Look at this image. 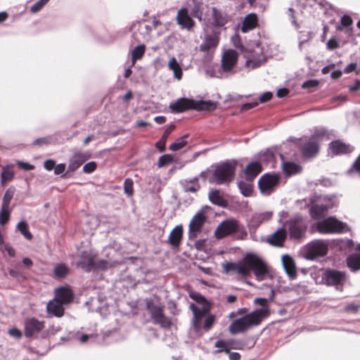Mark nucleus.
<instances>
[{"mask_svg":"<svg viewBox=\"0 0 360 360\" xmlns=\"http://www.w3.org/2000/svg\"><path fill=\"white\" fill-rule=\"evenodd\" d=\"M226 273L233 272L243 278L248 277L253 272L259 281L271 277L269 267L258 255L252 252L247 253L243 259L238 262H228L224 265Z\"/></svg>","mask_w":360,"mask_h":360,"instance_id":"nucleus-1","label":"nucleus"},{"mask_svg":"<svg viewBox=\"0 0 360 360\" xmlns=\"http://www.w3.org/2000/svg\"><path fill=\"white\" fill-rule=\"evenodd\" d=\"M269 315V309L260 308L236 319L229 326V332L233 334H238L248 330L249 328L260 324L262 320Z\"/></svg>","mask_w":360,"mask_h":360,"instance_id":"nucleus-2","label":"nucleus"},{"mask_svg":"<svg viewBox=\"0 0 360 360\" xmlns=\"http://www.w3.org/2000/svg\"><path fill=\"white\" fill-rule=\"evenodd\" d=\"M189 296L195 302V303L191 304L190 308L193 314V326L194 330L198 333L201 329L203 318L210 311V305L205 298L199 292L189 291Z\"/></svg>","mask_w":360,"mask_h":360,"instance_id":"nucleus-3","label":"nucleus"},{"mask_svg":"<svg viewBox=\"0 0 360 360\" xmlns=\"http://www.w3.org/2000/svg\"><path fill=\"white\" fill-rule=\"evenodd\" d=\"M221 32L218 28L206 27L200 36L202 40L199 49L200 51L210 56L217 48L220 40Z\"/></svg>","mask_w":360,"mask_h":360,"instance_id":"nucleus-4","label":"nucleus"},{"mask_svg":"<svg viewBox=\"0 0 360 360\" xmlns=\"http://www.w3.org/2000/svg\"><path fill=\"white\" fill-rule=\"evenodd\" d=\"M236 174V163L227 161L215 167L210 181L217 184H224L231 182Z\"/></svg>","mask_w":360,"mask_h":360,"instance_id":"nucleus-5","label":"nucleus"},{"mask_svg":"<svg viewBox=\"0 0 360 360\" xmlns=\"http://www.w3.org/2000/svg\"><path fill=\"white\" fill-rule=\"evenodd\" d=\"M146 305L149 311L153 322L162 328H168L171 325L170 320L163 313L164 306L151 299L146 300Z\"/></svg>","mask_w":360,"mask_h":360,"instance_id":"nucleus-6","label":"nucleus"},{"mask_svg":"<svg viewBox=\"0 0 360 360\" xmlns=\"http://www.w3.org/2000/svg\"><path fill=\"white\" fill-rule=\"evenodd\" d=\"M242 53L246 58L245 65L250 69L259 67L266 61V57L263 53L262 49L258 44H256L253 49L243 48Z\"/></svg>","mask_w":360,"mask_h":360,"instance_id":"nucleus-7","label":"nucleus"},{"mask_svg":"<svg viewBox=\"0 0 360 360\" xmlns=\"http://www.w3.org/2000/svg\"><path fill=\"white\" fill-rule=\"evenodd\" d=\"M316 230L323 234L341 233L346 228V224L330 217L325 219L317 221L315 224Z\"/></svg>","mask_w":360,"mask_h":360,"instance_id":"nucleus-8","label":"nucleus"},{"mask_svg":"<svg viewBox=\"0 0 360 360\" xmlns=\"http://www.w3.org/2000/svg\"><path fill=\"white\" fill-rule=\"evenodd\" d=\"M328 250L327 241L314 240L307 244L304 248V255L307 259H314L319 257L325 256Z\"/></svg>","mask_w":360,"mask_h":360,"instance_id":"nucleus-9","label":"nucleus"},{"mask_svg":"<svg viewBox=\"0 0 360 360\" xmlns=\"http://www.w3.org/2000/svg\"><path fill=\"white\" fill-rule=\"evenodd\" d=\"M191 1L193 6L188 5L185 8H181V28H186L188 31H191L195 25L191 16L201 20L199 6L195 4L194 0Z\"/></svg>","mask_w":360,"mask_h":360,"instance_id":"nucleus-10","label":"nucleus"},{"mask_svg":"<svg viewBox=\"0 0 360 360\" xmlns=\"http://www.w3.org/2000/svg\"><path fill=\"white\" fill-rule=\"evenodd\" d=\"M336 205V200L333 197L325 196L320 198L317 203L313 204L310 207V215L314 219H319L323 216L329 209Z\"/></svg>","mask_w":360,"mask_h":360,"instance_id":"nucleus-11","label":"nucleus"},{"mask_svg":"<svg viewBox=\"0 0 360 360\" xmlns=\"http://www.w3.org/2000/svg\"><path fill=\"white\" fill-rule=\"evenodd\" d=\"M217 106V103L212 101H195L181 98V112L187 110L212 111L216 109Z\"/></svg>","mask_w":360,"mask_h":360,"instance_id":"nucleus-12","label":"nucleus"},{"mask_svg":"<svg viewBox=\"0 0 360 360\" xmlns=\"http://www.w3.org/2000/svg\"><path fill=\"white\" fill-rule=\"evenodd\" d=\"M279 181V175L267 173L264 174L258 181V186L262 195H269L274 192Z\"/></svg>","mask_w":360,"mask_h":360,"instance_id":"nucleus-13","label":"nucleus"},{"mask_svg":"<svg viewBox=\"0 0 360 360\" xmlns=\"http://www.w3.org/2000/svg\"><path fill=\"white\" fill-rule=\"evenodd\" d=\"M240 224L236 219L223 221L216 229L214 236L217 238H222L239 231Z\"/></svg>","mask_w":360,"mask_h":360,"instance_id":"nucleus-14","label":"nucleus"},{"mask_svg":"<svg viewBox=\"0 0 360 360\" xmlns=\"http://www.w3.org/2000/svg\"><path fill=\"white\" fill-rule=\"evenodd\" d=\"M290 236L293 239L301 238L307 229V224L301 217H296L288 222Z\"/></svg>","mask_w":360,"mask_h":360,"instance_id":"nucleus-15","label":"nucleus"},{"mask_svg":"<svg viewBox=\"0 0 360 360\" xmlns=\"http://www.w3.org/2000/svg\"><path fill=\"white\" fill-rule=\"evenodd\" d=\"M207 217L205 214L200 211L197 212L189 224V238L194 240L201 231L202 227L206 221Z\"/></svg>","mask_w":360,"mask_h":360,"instance_id":"nucleus-16","label":"nucleus"},{"mask_svg":"<svg viewBox=\"0 0 360 360\" xmlns=\"http://www.w3.org/2000/svg\"><path fill=\"white\" fill-rule=\"evenodd\" d=\"M91 158V153L87 151L77 150L69 160L68 172H73L76 171L81 165Z\"/></svg>","mask_w":360,"mask_h":360,"instance_id":"nucleus-17","label":"nucleus"},{"mask_svg":"<svg viewBox=\"0 0 360 360\" xmlns=\"http://www.w3.org/2000/svg\"><path fill=\"white\" fill-rule=\"evenodd\" d=\"M322 279L328 285H342L345 281V274L336 270H327L323 273Z\"/></svg>","mask_w":360,"mask_h":360,"instance_id":"nucleus-18","label":"nucleus"},{"mask_svg":"<svg viewBox=\"0 0 360 360\" xmlns=\"http://www.w3.org/2000/svg\"><path fill=\"white\" fill-rule=\"evenodd\" d=\"M238 60V53L232 49L226 50L221 57V68L224 72H230Z\"/></svg>","mask_w":360,"mask_h":360,"instance_id":"nucleus-19","label":"nucleus"},{"mask_svg":"<svg viewBox=\"0 0 360 360\" xmlns=\"http://www.w3.org/2000/svg\"><path fill=\"white\" fill-rule=\"evenodd\" d=\"M44 328V322L35 318H28L25 321V335L26 337H32L39 333Z\"/></svg>","mask_w":360,"mask_h":360,"instance_id":"nucleus-20","label":"nucleus"},{"mask_svg":"<svg viewBox=\"0 0 360 360\" xmlns=\"http://www.w3.org/2000/svg\"><path fill=\"white\" fill-rule=\"evenodd\" d=\"M73 296V292L68 286H62L55 290V298L64 304L70 303Z\"/></svg>","mask_w":360,"mask_h":360,"instance_id":"nucleus-21","label":"nucleus"},{"mask_svg":"<svg viewBox=\"0 0 360 360\" xmlns=\"http://www.w3.org/2000/svg\"><path fill=\"white\" fill-rule=\"evenodd\" d=\"M286 238V231L283 228L278 229L271 235L269 236L266 241L272 245L282 247Z\"/></svg>","mask_w":360,"mask_h":360,"instance_id":"nucleus-22","label":"nucleus"},{"mask_svg":"<svg viewBox=\"0 0 360 360\" xmlns=\"http://www.w3.org/2000/svg\"><path fill=\"white\" fill-rule=\"evenodd\" d=\"M352 150V148L349 145L337 140L332 141L329 146V153L333 155H340L349 153Z\"/></svg>","mask_w":360,"mask_h":360,"instance_id":"nucleus-23","label":"nucleus"},{"mask_svg":"<svg viewBox=\"0 0 360 360\" xmlns=\"http://www.w3.org/2000/svg\"><path fill=\"white\" fill-rule=\"evenodd\" d=\"M63 304L55 297L51 300L46 306L47 312L51 314L56 317H61L64 314Z\"/></svg>","mask_w":360,"mask_h":360,"instance_id":"nucleus-24","label":"nucleus"},{"mask_svg":"<svg viewBox=\"0 0 360 360\" xmlns=\"http://www.w3.org/2000/svg\"><path fill=\"white\" fill-rule=\"evenodd\" d=\"M257 15L255 13H250L245 17L242 22L241 31L245 33L252 30L257 27Z\"/></svg>","mask_w":360,"mask_h":360,"instance_id":"nucleus-25","label":"nucleus"},{"mask_svg":"<svg viewBox=\"0 0 360 360\" xmlns=\"http://www.w3.org/2000/svg\"><path fill=\"white\" fill-rule=\"evenodd\" d=\"M319 148V145L316 141H309L302 146V153L304 158H312L318 153Z\"/></svg>","mask_w":360,"mask_h":360,"instance_id":"nucleus-26","label":"nucleus"},{"mask_svg":"<svg viewBox=\"0 0 360 360\" xmlns=\"http://www.w3.org/2000/svg\"><path fill=\"white\" fill-rule=\"evenodd\" d=\"M262 171V166L258 162L250 163L245 171V178L248 181H252Z\"/></svg>","mask_w":360,"mask_h":360,"instance_id":"nucleus-27","label":"nucleus"},{"mask_svg":"<svg viewBox=\"0 0 360 360\" xmlns=\"http://www.w3.org/2000/svg\"><path fill=\"white\" fill-rule=\"evenodd\" d=\"M78 265L86 271H91L94 267V257L86 252L82 253Z\"/></svg>","mask_w":360,"mask_h":360,"instance_id":"nucleus-28","label":"nucleus"},{"mask_svg":"<svg viewBox=\"0 0 360 360\" xmlns=\"http://www.w3.org/2000/svg\"><path fill=\"white\" fill-rule=\"evenodd\" d=\"M272 216V212H264L262 213H255L252 215L250 220V226L257 228L262 222L269 221Z\"/></svg>","mask_w":360,"mask_h":360,"instance_id":"nucleus-29","label":"nucleus"},{"mask_svg":"<svg viewBox=\"0 0 360 360\" xmlns=\"http://www.w3.org/2000/svg\"><path fill=\"white\" fill-rule=\"evenodd\" d=\"M212 27L214 28L224 26L227 21L226 16L215 8L212 9Z\"/></svg>","mask_w":360,"mask_h":360,"instance_id":"nucleus-30","label":"nucleus"},{"mask_svg":"<svg viewBox=\"0 0 360 360\" xmlns=\"http://www.w3.org/2000/svg\"><path fill=\"white\" fill-rule=\"evenodd\" d=\"M282 263L287 274L292 278L296 275L295 266L293 259L289 255L282 257Z\"/></svg>","mask_w":360,"mask_h":360,"instance_id":"nucleus-31","label":"nucleus"},{"mask_svg":"<svg viewBox=\"0 0 360 360\" xmlns=\"http://www.w3.org/2000/svg\"><path fill=\"white\" fill-rule=\"evenodd\" d=\"M352 24V18L347 15H344L340 20V25L337 26V30L344 31L348 36L352 34V29L350 27Z\"/></svg>","mask_w":360,"mask_h":360,"instance_id":"nucleus-32","label":"nucleus"},{"mask_svg":"<svg viewBox=\"0 0 360 360\" xmlns=\"http://www.w3.org/2000/svg\"><path fill=\"white\" fill-rule=\"evenodd\" d=\"M282 169L285 175L290 176L299 173L302 168L298 164L293 162H284L282 164Z\"/></svg>","mask_w":360,"mask_h":360,"instance_id":"nucleus-33","label":"nucleus"},{"mask_svg":"<svg viewBox=\"0 0 360 360\" xmlns=\"http://www.w3.org/2000/svg\"><path fill=\"white\" fill-rule=\"evenodd\" d=\"M13 165L4 167L1 174V184L4 186L8 182L11 181L14 177V173L12 171Z\"/></svg>","mask_w":360,"mask_h":360,"instance_id":"nucleus-34","label":"nucleus"},{"mask_svg":"<svg viewBox=\"0 0 360 360\" xmlns=\"http://www.w3.org/2000/svg\"><path fill=\"white\" fill-rule=\"evenodd\" d=\"M348 267L353 271L360 269V255L352 254L347 258Z\"/></svg>","mask_w":360,"mask_h":360,"instance_id":"nucleus-35","label":"nucleus"},{"mask_svg":"<svg viewBox=\"0 0 360 360\" xmlns=\"http://www.w3.org/2000/svg\"><path fill=\"white\" fill-rule=\"evenodd\" d=\"M169 241L174 248L179 247L180 243V225L176 226L170 233Z\"/></svg>","mask_w":360,"mask_h":360,"instance_id":"nucleus-36","label":"nucleus"},{"mask_svg":"<svg viewBox=\"0 0 360 360\" xmlns=\"http://www.w3.org/2000/svg\"><path fill=\"white\" fill-rule=\"evenodd\" d=\"M145 52L146 46L144 44H141L134 47L131 51V65H134L137 60H140L143 56Z\"/></svg>","mask_w":360,"mask_h":360,"instance_id":"nucleus-37","label":"nucleus"},{"mask_svg":"<svg viewBox=\"0 0 360 360\" xmlns=\"http://www.w3.org/2000/svg\"><path fill=\"white\" fill-rule=\"evenodd\" d=\"M15 192V188L13 186L9 187L5 191L2 198L1 207H10V203L14 196Z\"/></svg>","mask_w":360,"mask_h":360,"instance_id":"nucleus-38","label":"nucleus"},{"mask_svg":"<svg viewBox=\"0 0 360 360\" xmlns=\"http://www.w3.org/2000/svg\"><path fill=\"white\" fill-rule=\"evenodd\" d=\"M70 269L64 264H58L53 269L54 276L58 278H65L69 274Z\"/></svg>","mask_w":360,"mask_h":360,"instance_id":"nucleus-39","label":"nucleus"},{"mask_svg":"<svg viewBox=\"0 0 360 360\" xmlns=\"http://www.w3.org/2000/svg\"><path fill=\"white\" fill-rule=\"evenodd\" d=\"M251 181H240L238 183V186L244 196H250L252 192V186L250 183Z\"/></svg>","mask_w":360,"mask_h":360,"instance_id":"nucleus-40","label":"nucleus"},{"mask_svg":"<svg viewBox=\"0 0 360 360\" xmlns=\"http://www.w3.org/2000/svg\"><path fill=\"white\" fill-rule=\"evenodd\" d=\"M209 198L210 201L215 205L223 206L224 204V200L217 190L211 191L209 193Z\"/></svg>","mask_w":360,"mask_h":360,"instance_id":"nucleus-41","label":"nucleus"},{"mask_svg":"<svg viewBox=\"0 0 360 360\" xmlns=\"http://www.w3.org/2000/svg\"><path fill=\"white\" fill-rule=\"evenodd\" d=\"M17 229L22 233V235H23L26 239L31 240L32 238V235L29 231L27 224L25 221H20L17 225Z\"/></svg>","mask_w":360,"mask_h":360,"instance_id":"nucleus-42","label":"nucleus"},{"mask_svg":"<svg viewBox=\"0 0 360 360\" xmlns=\"http://www.w3.org/2000/svg\"><path fill=\"white\" fill-rule=\"evenodd\" d=\"M168 67L170 70H173L174 77L180 79V66L177 63L175 58H172L168 63Z\"/></svg>","mask_w":360,"mask_h":360,"instance_id":"nucleus-43","label":"nucleus"},{"mask_svg":"<svg viewBox=\"0 0 360 360\" xmlns=\"http://www.w3.org/2000/svg\"><path fill=\"white\" fill-rule=\"evenodd\" d=\"M193 245L198 251L205 252H207L210 247L207 240L205 238L195 240Z\"/></svg>","mask_w":360,"mask_h":360,"instance_id":"nucleus-44","label":"nucleus"},{"mask_svg":"<svg viewBox=\"0 0 360 360\" xmlns=\"http://www.w3.org/2000/svg\"><path fill=\"white\" fill-rule=\"evenodd\" d=\"M226 343L229 348V352L230 349H243L244 347V344L238 340L230 339L226 340Z\"/></svg>","mask_w":360,"mask_h":360,"instance_id":"nucleus-45","label":"nucleus"},{"mask_svg":"<svg viewBox=\"0 0 360 360\" xmlns=\"http://www.w3.org/2000/svg\"><path fill=\"white\" fill-rule=\"evenodd\" d=\"M11 210L10 207H1L0 211V223L4 225L5 224L9 219L10 214Z\"/></svg>","mask_w":360,"mask_h":360,"instance_id":"nucleus-46","label":"nucleus"},{"mask_svg":"<svg viewBox=\"0 0 360 360\" xmlns=\"http://www.w3.org/2000/svg\"><path fill=\"white\" fill-rule=\"evenodd\" d=\"M134 182L132 179L127 178L124 180V191L125 194L128 196H132L134 194Z\"/></svg>","mask_w":360,"mask_h":360,"instance_id":"nucleus-47","label":"nucleus"},{"mask_svg":"<svg viewBox=\"0 0 360 360\" xmlns=\"http://www.w3.org/2000/svg\"><path fill=\"white\" fill-rule=\"evenodd\" d=\"M214 346L218 348V349L217 350V353H220L222 352L229 353V348H228V345L226 343V340H217L215 342Z\"/></svg>","mask_w":360,"mask_h":360,"instance_id":"nucleus-48","label":"nucleus"},{"mask_svg":"<svg viewBox=\"0 0 360 360\" xmlns=\"http://www.w3.org/2000/svg\"><path fill=\"white\" fill-rule=\"evenodd\" d=\"M173 162V157L171 155H164L158 160V167H164Z\"/></svg>","mask_w":360,"mask_h":360,"instance_id":"nucleus-49","label":"nucleus"},{"mask_svg":"<svg viewBox=\"0 0 360 360\" xmlns=\"http://www.w3.org/2000/svg\"><path fill=\"white\" fill-rule=\"evenodd\" d=\"M49 1V0H39L31 6L30 11L32 13L39 11Z\"/></svg>","mask_w":360,"mask_h":360,"instance_id":"nucleus-50","label":"nucleus"},{"mask_svg":"<svg viewBox=\"0 0 360 360\" xmlns=\"http://www.w3.org/2000/svg\"><path fill=\"white\" fill-rule=\"evenodd\" d=\"M215 321V317L214 315H208L205 316L203 328L205 330H209L212 326H213Z\"/></svg>","mask_w":360,"mask_h":360,"instance_id":"nucleus-51","label":"nucleus"},{"mask_svg":"<svg viewBox=\"0 0 360 360\" xmlns=\"http://www.w3.org/2000/svg\"><path fill=\"white\" fill-rule=\"evenodd\" d=\"M192 186H184V191L187 192H196L199 189V185L196 182V179H194L191 181Z\"/></svg>","mask_w":360,"mask_h":360,"instance_id":"nucleus-52","label":"nucleus"},{"mask_svg":"<svg viewBox=\"0 0 360 360\" xmlns=\"http://www.w3.org/2000/svg\"><path fill=\"white\" fill-rule=\"evenodd\" d=\"M339 47V42L335 37L330 38L326 43V48L328 50H334Z\"/></svg>","mask_w":360,"mask_h":360,"instance_id":"nucleus-53","label":"nucleus"},{"mask_svg":"<svg viewBox=\"0 0 360 360\" xmlns=\"http://www.w3.org/2000/svg\"><path fill=\"white\" fill-rule=\"evenodd\" d=\"M311 36L310 32H307L305 33H301L299 36V46L301 49L302 44H304L305 42H307L310 39Z\"/></svg>","mask_w":360,"mask_h":360,"instance_id":"nucleus-54","label":"nucleus"},{"mask_svg":"<svg viewBox=\"0 0 360 360\" xmlns=\"http://www.w3.org/2000/svg\"><path fill=\"white\" fill-rule=\"evenodd\" d=\"M96 169V163L95 162H89L85 164L83 167V172L84 173H91Z\"/></svg>","mask_w":360,"mask_h":360,"instance_id":"nucleus-55","label":"nucleus"},{"mask_svg":"<svg viewBox=\"0 0 360 360\" xmlns=\"http://www.w3.org/2000/svg\"><path fill=\"white\" fill-rule=\"evenodd\" d=\"M288 15L291 20L292 24L297 29L299 28V24L296 21L295 11L293 8H289L288 9Z\"/></svg>","mask_w":360,"mask_h":360,"instance_id":"nucleus-56","label":"nucleus"},{"mask_svg":"<svg viewBox=\"0 0 360 360\" xmlns=\"http://www.w3.org/2000/svg\"><path fill=\"white\" fill-rule=\"evenodd\" d=\"M8 333L11 336H12L16 339L20 338L22 335V332L16 328H13L9 329Z\"/></svg>","mask_w":360,"mask_h":360,"instance_id":"nucleus-57","label":"nucleus"},{"mask_svg":"<svg viewBox=\"0 0 360 360\" xmlns=\"http://www.w3.org/2000/svg\"><path fill=\"white\" fill-rule=\"evenodd\" d=\"M169 108L172 112H180V98H178L175 103L169 105Z\"/></svg>","mask_w":360,"mask_h":360,"instance_id":"nucleus-58","label":"nucleus"},{"mask_svg":"<svg viewBox=\"0 0 360 360\" xmlns=\"http://www.w3.org/2000/svg\"><path fill=\"white\" fill-rule=\"evenodd\" d=\"M314 136L317 138L323 136L328 137V132L326 129L323 128L317 129L315 130Z\"/></svg>","mask_w":360,"mask_h":360,"instance_id":"nucleus-59","label":"nucleus"},{"mask_svg":"<svg viewBox=\"0 0 360 360\" xmlns=\"http://www.w3.org/2000/svg\"><path fill=\"white\" fill-rule=\"evenodd\" d=\"M17 165L20 168H22V169L26 170V171L32 170L34 168L33 165H32L29 163H27V162H22V161H18L17 162Z\"/></svg>","mask_w":360,"mask_h":360,"instance_id":"nucleus-60","label":"nucleus"},{"mask_svg":"<svg viewBox=\"0 0 360 360\" xmlns=\"http://www.w3.org/2000/svg\"><path fill=\"white\" fill-rule=\"evenodd\" d=\"M318 84L319 82L316 80H308L303 83L302 87L304 89H309L316 87Z\"/></svg>","mask_w":360,"mask_h":360,"instance_id":"nucleus-61","label":"nucleus"},{"mask_svg":"<svg viewBox=\"0 0 360 360\" xmlns=\"http://www.w3.org/2000/svg\"><path fill=\"white\" fill-rule=\"evenodd\" d=\"M166 139L165 137H162L157 143L156 147L160 152H163L165 149Z\"/></svg>","mask_w":360,"mask_h":360,"instance_id":"nucleus-62","label":"nucleus"},{"mask_svg":"<svg viewBox=\"0 0 360 360\" xmlns=\"http://www.w3.org/2000/svg\"><path fill=\"white\" fill-rule=\"evenodd\" d=\"M56 162L53 160H47L44 163V168L48 170L51 171L55 167Z\"/></svg>","mask_w":360,"mask_h":360,"instance_id":"nucleus-63","label":"nucleus"},{"mask_svg":"<svg viewBox=\"0 0 360 360\" xmlns=\"http://www.w3.org/2000/svg\"><path fill=\"white\" fill-rule=\"evenodd\" d=\"M65 170V164L61 163L58 164V165L55 166L54 167V173L56 174H63Z\"/></svg>","mask_w":360,"mask_h":360,"instance_id":"nucleus-64","label":"nucleus"}]
</instances>
